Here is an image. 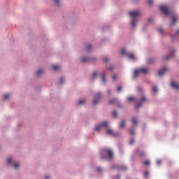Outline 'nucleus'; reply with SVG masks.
Segmentation results:
<instances>
[{
	"label": "nucleus",
	"mask_w": 179,
	"mask_h": 179,
	"mask_svg": "<svg viewBox=\"0 0 179 179\" xmlns=\"http://www.w3.org/2000/svg\"><path fill=\"white\" fill-rule=\"evenodd\" d=\"M129 16L131 17V27H136V23L138 22V16H140L141 11L138 10H133L129 12Z\"/></svg>",
	"instance_id": "f257e3e1"
},
{
	"label": "nucleus",
	"mask_w": 179,
	"mask_h": 179,
	"mask_svg": "<svg viewBox=\"0 0 179 179\" xmlns=\"http://www.w3.org/2000/svg\"><path fill=\"white\" fill-rule=\"evenodd\" d=\"M108 156V158L109 160H111L113 159V157L114 156V154L113 152V150H108V149H103L101 151V159H106V157Z\"/></svg>",
	"instance_id": "f03ea898"
},
{
	"label": "nucleus",
	"mask_w": 179,
	"mask_h": 179,
	"mask_svg": "<svg viewBox=\"0 0 179 179\" xmlns=\"http://www.w3.org/2000/svg\"><path fill=\"white\" fill-rule=\"evenodd\" d=\"M121 54L127 57V58L130 59V61H136L137 59L136 55H135L134 53L128 52V50H127V49L125 48L122 49Z\"/></svg>",
	"instance_id": "7ed1b4c3"
},
{
	"label": "nucleus",
	"mask_w": 179,
	"mask_h": 179,
	"mask_svg": "<svg viewBox=\"0 0 179 179\" xmlns=\"http://www.w3.org/2000/svg\"><path fill=\"white\" fill-rule=\"evenodd\" d=\"M103 99V94L101 92H96L94 94V98L92 99V105L98 106Z\"/></svg>",
	"instance_id": "20e7f679"
},
{
	"label": "nucleus",
	"mask_w": 179,
	"mask_h": 179,
	"mask_svg": "<svg viewBox=\"0 0 179 179\" xmlns=\"http://www.w3.org/2000/svg\"><path fill=\"white\" fill-rule=\"evenodd\" d=\"M107 125H110V122L108 121L102 122L95 125V127H94V131H95V132H100V131H101L103 128L106 129Z\"/></svg>",
	"instance_id": "39448f33"
},
{
	"label": "nucleus",
	"mask_w": 179,
	"mask_h": 179,
	"mask_svg": "<svg viewBox=\"0 0 179 179\" xmlns=\"http://www.w3.org/2000/svg\"><path fill=\"white\" fill-rule=\"evenodd\" d=\"M106 133L110 136H120V134L118 131H114L112 128L110 127V124H107L106 127Z\"/></svg>",
	"instance_id": "423d86ee"
},
{
	"label": "nucleus",
	"mask_w": 179,
	"mask_h": 179,
	"mask_svg": "<svg viewBox=\"0 0 179 179\" xmlns=\"http://www.w3.org/2000/svg\"><path fill=\"white\" fill-rule=\"evenodd\" d=\"M148 72H149V70L148 69V68H145V67H142L141 69H135L134 78H136L138 76L139 73H148Z\"/></svg>",
	"instance_id": "0eeeda50"
},
{
	"label": "nucleus",
	"mask_w": 179,
	"mask_h": 179,
	"mask_svg": "<svg viewBox=\"0 0 179 179\" xmlns=\"http://www.w3.org/2000/svg\"><path fill=\"white\" fill-rule=\"evenodd\" d=\"M44 72H45V69L44 67H40L35 72L36 78H37L38 79L40 78L41 76H43Z\"/></svg>",
	"instance_id": "6e6552de"
},
{
	"label": "nucleus",
	"mask_w": 179,
	"mask_h": 179,
	"mask_svg": "<svg viewBox=\"0 0 179 179\" xmlns=\"http://www.w3.org/2000/svg\"><path fill=\"white\" fill-rule=\"evenodd\" d=\"M16 162V159L13 157H8L6 159V162L7 166H9L10 167L12 166L13 164H15Z\"/></svg>",
	"instance_id": "1a4fd4ad"
},
{
	"label": "nucleus",
	"mask_w": 179,
	"mask_h": 179,
	"mask_svg": "<svg viewBox=\"0 0 179 179\" xmlns=\"http://www.w3.org/2000/svg\"><path fill=\"white\" fill-rule=\"evenodd\" d=\"M2 99L3 101H9L10 99H12V93L10 92H6L3 94Z\"/></svg>",
	"instance_id": "9d476101"
},
{
	"label": "nucleus",
	"mask_w": 179,
	"mask_h": 179,
	"mask_svg": "<svg viewBox=\"0 0 179 179\" xmlns=\"http://www.w3.org/2000/svg\"><path fill=\"white\" fill-rule=\"evenodd\" d=\"M80 62H81V64H87L90 62V57L87 56H80Z\"/></svg>",
	"instance_id": "9b49d317"
},
{
	"label": "nucleus",
	"mask_w": 179,
	"mask_h": 179,
	"mask_svg": "<svg viewBox=\"0 0 179 179\" xmlns=\"http://www.w3.org/2000/svg\"><path fill=\"white\" fill-rule=\"evenodd\" d=\"M94 49V47L92 45V43H86L85 45V50L87 51V52H92Z\"/></svg>",
	"instance_id": "f8f14e48"
},
{
	"label": "nucleus",
	"mask_w": 179,
	"mask_h": 179,
	"mask_svg": "<svg viewBox=\"0 0 179 179\" xmlns=\"http://www.w3.org/2000/svg\"><path fill=\"white\" fill-rule=\"evenodd\" d=\"M160 10L164 13V15H169L170 13V11L169 10V6L164 5L160 7Z\"/></svg>",
	"instance_id": "ddd939ff"
},
{
	"label": "nucleus",
	"mask_w": 179,
	"mask_h": 179,
	"mask_svg": "<svg viewBox=\"0 0 179 179\" xmlns=\"http://www.w3.org/2000/svg\"><path fill=\"white\" fill-rule=\"evenodd\" d=\"M106 75L107 73H106V71H103L100 73L101 79L103 85H106V83H107V78H106Z\"/></svg>",
	"instance_id": "4468645a"
},
{
	"label": "nucleus",
	"mask_w": 179,
	"mask_h": 179,
	"mask_svg": "<svg viewBox=\"0 0 179 179\" xmlns=\"http://www.w3.org/2000/svg\"><path fill=\"white\" fill-rule=\"evenodd\" d=\"M11 169L15 171H17V170L20 169V163L18 161H16L15 163L12 165Z\"/></svg>",
	"instance_id": "2eb2a0df"
},
{
	"label": "nucleus",
	"mask_w": 179,
	"mask_h": 179,
	"mask_svg": "<svg viewBox=\"0 0 179 179\" xmlns=\"http://www.w3.org/2000/svg\"><path fill=\"white\" fill-rule=\"evenodd\" d=\"M50 68L55 72L61 71V66H59V64H52Z\"/></svg>",
	"instance_id": "dca6fc26"
},
{
	"label": "nucleus",
	"mask_w": 179,
	"mask_h": 179,
	"mask_svg": "<svg viewBox=\"0 0 179 179\" xmlns=\"http://www.w3.org/2000/svg\"><path fill=\"white\" fill-rule=\"evenodd\" d=\"M171 86L172 89H176V90H179V83L177 82L172 81L171 83Z\"/></svg>",
	"instance_id": "f3484780"
},
{
	"label": "nucleus",
	"mask_w": 179,
	"mask_h": 179,
	"mask_svg": "<svg viewBox=\"0 0 179 179\" xmlns=\"http://www.w3.org/2000/svg\"><path fill=\"white\" fill-rule=\"evenodd\" d=\"M146 100V97L143 96L142 99L138 103V104L136 106V108H141L142 107V104H143V102Z\"/></svg>",
	"instance_id": "a211bd4d"
},
{
	"label": "nucleus",
	"mask_w": 179,
	"mask_h": 179,
	"mask_svg": "<svg viewBox=\"0 0 179 179\" xmlns=\"http://www.w3.org/2000/svg\"><path fill=\"white\" fill-rule=\"evenodd\" d=\"M167 69H168L166 67H164L162 69H161L158 73L159 76H163V75L167 72Z\"/></svg>",
	"instance_id": "6ab92c4d"
},
{
	"label": "nucleus",
	"mask_w": 179,
	"mask_h": 179,
	"mask_svg": "<svg viewBox=\"0 0 179 179\" xmlns=\"http://www.w3.org/2000/svg\"><path fill=\"white\" fill-rule=\"evenodd\" d=\"M86 104V99H80L78 101V106H85Z\"/></svg>",
	"instance_id": "aec40b11"
},
{
	"label": "nucleus",
	"mask_w": 179,
	"mask_h": 179,
	"mask_svg": "<svg viewBox=\"0 0 179 179\" xmlns=\"http://www.w3.org/2000/svg\"><path fill=\"white\" fill-rule=\"evenodd\" d=\"M178 21V17H177V15H173L171 26H174V24L177 23Z\"/></svg>",
	"instance_id": "412c9836"
},
{
	"label": "nucleus",
	"mask_w": 179,
	"mask_h": 179,
	"mask_svg": "<svg viewBox=\"0 0 179 179\" xmlns=\"http://www.w3.org/2000/svg\"><path fill=\"white\" fill-rule=\"evenodd\" d=\"M100 75V73H99V71H95L92 73V79H96L97 76H99Z\"/></svg>",
	"instance_id": "4be33fe9"
},
{
	"label": "nucleus",
	"mask_w": 179,
	"mask_h": 179,
	"mask_svg": "<svg viewBox=\"0 0 179 179\" xmlns=\"http://www.w3.org/2000/svg\"><path fill=\"white\" fill-rule=\"evenodd\" d=\"M90 62H91L92 64L97 62V57L96 56L90 57Z\"/></svg>",
	"instance_id": "5701e85b"
},
{
	"label": "nucleus",
	"mask_w": 179,
	"mask_h": 179,
	"mask_svg": "<svg viewBox=\"0 0 179 179\" xmlns=\"http://www.w3.org/2000/svg\"><path fill=\"white\" fill-rule=\"evenodd\" d=\"M56 6H61L62 5V0H52Z\"/></svg>",
	"instance_id": "b1692460"
},
{
	"label": "nucleus",
	"mask_w": 179,
	"mask_h": 179,
	"mask_svg": "<svg viewBox=\"0 0 179 179\" xmlns=\"http://www.w3.org/2000/svg\"><path fill=\"white\" fill-rule=\"evenodd\" d=\"M125 124H127V121L122 120V122H120L119 128L120 129H122V128L125 127Z\"/></svg>",
	"instance_id": "393cba45"
},
{
	"label": "nucleus",
	"mask_w": 179,
	"mask_h": 179,
	"mask_svg": "<svg viewBox=\"0 0 179 179\" xmlns=\"http://www.w3.org/2000/svg\"><path fill=\"white\" fill-rule=\"evenodd\" d=\"M65 83V77H60L59 80V85H64Z\"/></svg>",
	"instance_id": "a878e982"
},
{
	"label": "nucleus",
	"mask_w": 179,
	"mask_h": 179,
	"mask_svg": "<svg viewBox=\"0 0 179 179\" xmlns=\"http://www.w3.org/2000/svg\"><path fill=\"white\" fill-rule=\"evenodd\" d=\"M102 61H103L106 63L110 62V57H108V56H103L102 57Z\"/></svg>",
	"instance_id": "bb28decb"
},
{
	"label": "nucleus",
	"mask_w": 179,
	"mask_h": 179,
	"mask_svg": "<svg viewBox=\"0 0 179 179\" xmlns=\"http://www.w3.org/2000/svg\"><path fill=\"white\" fill-rule=\"evenodd\" d=\"M118 101V99H112L108 101V104H114Z\"/></svg>",
	"instance_id": "cd10ccee"
},
{
	"label": "nucleus",
	"mask_w": 179,
	"mask_h": 179,
	"mask_svg": "<svg viewBox=\"0 0 179 179\" xmlns=\"http://www.w3.org/2000/svg\"><path fill=\"white\" fill-rule=\"evenodd\" d=\"M155 61L156 59L155 58H149L147 60V64H153Z\"/></svg>",
	"instance_id": "c85d7f7f"
},
{
	"label": "nucleus",
	"mask_w": 179,
	"mask_h": 179,
	"mask_svg": "<svg viewBox=\"0 0 179 179\" xmlns=\"http://www.w3.org/2000/svg\"><path fill=\"white\" fill-rule=\"evenodd\" d=\"M158 33L159 34H160L161 36H163L164 34V29L163 28H159L158 29Z\"/></svg>",
	"instance_id": "c756f323"
},
{
	"label": "nucleus",
	"mask_w": 179,
	"mask_h": 179,
	"mask_svg": "<svg viewBox=\"0 0 179 179\" xmlns=\"http://www.w3.org/2000/svg\"><path fill=\"white\" fill-rule=\"evenodd\" d=\"M131 122H132L133 125H136L138 124V119L133 117L131 119Z\"/></svg>",
	"instance_id": "7c9ffc66"
},
{
	"label": "nucleus",
	"mask_w": 179,
	"mask_h": 179,
	"mask_svg": "<svg viewBox=\"0 0 179 179\" xmlns=\"http://www.w3.org/2000/svg\"><path fill=\"white\" fill-rule=\"evenodd\" d=\"M171 57V55H166L165 56H164L162 57V59H164V61H168V59H170V57Z\"/></svg>",
	"instance_id": "2f4dec72"
},
{
	"label": "nucleus",
	"mask_w": 179,
	"mask_h": 179,
	"mask_svg": "<svg viewBox=\"0 0 179 179\" xmlns=\"http://www.w3.org/2000/svg\"><path fill=\"white\" fill-rule=\"evenodd\" d=\"M152 92H154V93H157V92H159V88H157L156 85H154L152 87Z\"/></svg>",
	"instance_id": "473e14b6"
},
{
	"label": "nucleus",
	"mask_w": 179,
	"mask_h": 179,
	"mask_svg": "<svg viewBox=\"0 0 179 179\" xmlns=\"http://www.w3.org/2000/svg\"><path fill=\"white\" fill-rule=\"evenodd\" d=\"M43 179H51V175L50 174L45 175Z\"/></svg>",
	"instance_id": "72a5a7b5"
},
{
	"label": "nucleus",
	"mask_w": 179,
	"mask_h": 179,
	"mask_svg": "<svg viewBox=\"0 0 179 179\" xmlns=\"http://www.w3.org/2000/svg\"><path fill=\"white\" fill-rule=\"evenodd\" d=\"M134 100H135V96H130V97H129L128 98V101H134Z\"/></svg>",
	"instance_id": "f704fd0d"
},
{
	"label": "nucleus",
	"mask_w": 179,
	"mask_h": 179,
	"mask_svg": "<svg viewBox=\"0 0 179 179\" xmlns=\"http://www.w3.org/2000/svg\"><path fill=\"white\" fill-rule=\"evenodd\" d=\"M122 91V86H119L117 89V92L120 93V92Z\"/></svg>",
	"instance_id": "c9c22d12"
},
{
	"label": "nucleus",
	"mask_w": 179,
	"mask_h": 179,
	"mask_svg": "<svg viewBox=\"0 0 179 179\" xmlns=\"http://www.w3.org/2000/svg\"><path fill=\"white\" fill-rule=\"evenodd\" d=\"M113 117H118V113H117V111H113Z\"/></svg>",
	"instance_id": "e433bc0d"
},
{
	"label": "nucleus",
	"mask_w": 179,
	"mask_h": 179,
	"mask_svg": "<svg viewBox=\"0 0 179 179\" xmlns=\"http://www.w3.org/2000/svg\"><path fill=\"white\" fill-rule=\"evenodd\" d=\"M130 145H134V143H135V139L131 138L129 141Z\"/></svg>",
	"instance_id": "4c0bfd02"
},
{
	"label": "nucleus",
	"mask_w": 179,
	"mask_h": 179,
	"mask_svg": "<svg viewBox=\"0 0 179 179\" xmlns=\"http://www.w3.org/2000/svg\"><path fill=\"white\" fill-rule=\"evenodd\" d=\"M147 2L149 5H152L153 4V0H147Z\"/></svg>",
	"instance_id": "58836bf2"
},
{
	"label": "nucleus",
	"mask_w": 179,
	"mask_h": 179,
	"mask_svg": "<svg viewBox=\"0 0 179 179\" xmlns=\"http://www.w3.org/2000/svg\"><path fill=\"white\" fill-rule=\"evenodd\" d=\"M112 78H113V80H117L118 77L117 76V75H113Z\"/></svg>",
	"instance_id": "ea45409f"
},
{
	"label": "nucleus",
	"mask_w": 179,
	"mask_h": 179,
	"mask_svg": "<svg viewBox=\"0 0 179 179\" xmlns=\"http://www.w3.org/2000/svg\"><path fill=\"white\" fill-rule=\"evenodd\" d=\"M144 164H145V166H149V164H150V162H149V161H145V162H144Z\"/></svg>",
	"instance_id": "a19ab883"
},
{
	"label": "nucleus",
	"mask_w": 179,
	"mask_h": 179,
	"mask_svg": "<svg viewBox=\"0 0 179 179\" xmlns=\"http://www.w3.org/2000/svg\"><path fill=\"white\" fill-rule=\"evenodd\" d=\"M120 170H124V171L127 170V166L120 167Z\"/></svg>",
	"instance_id": "79ce46f5"
},
{
	"label": "nucleus",
	"mask_w": 179,
	"mask_h": 179,
	"mask_svg": "<svg viewBox=\"0 0 179 179\" xmlns=\"http://www.w3.org/2000/svg\"><path fill=\"white\" fill-rule=\"evenodd\" d=\"M148 23H152L153 22V19L152 18H148Z\"/></svg>",
	"instance_id": "37998d69"
},
{
	"label": "nucleus",
	"mask_w": 179,
	"mask_h": 179,
	"mask_svg": "<svg viewBox=\"0 0 179 179\" xmlns=\"http://www.w3.org/2000/svg\"><path fill=\"white\" fill-rule=\"evenodd\" d=\"M107 94H108V96H110L111 95V90H108Z\"/></svg>",
	"instance_id": "c03bdc74"
},
{
	"label": "nucleus",
	"mask_w": 179,
	"mask_h": 179,
	"mask_svg": "<svg viewBox=\"0 0 179 179\" xmlns=\"http://www.w3.org/2000/svg\"><path fill=\"white\" fill-rule=\"evenodd\" d=\"M130 134H131V135H135V131L134 129L130 130Z\"/></svg>",
	"instance_id": "a18cd8bd"
},
{
	"label": "nucleus",
	"mask_w": 179,
	"mask_h": 179,
	"mask_svg": "<svg viewBox=\"0 0 179 179\" xmlns=\"http://www.w3.org/2000/svg\"><path fill=\"white\" fill-rule=\"evenodd\" d=\"M148 176H149V172L145 171V172L144 173V177H148Z\"/></svg>",
	"instance_id": "49530a36"
},
{
	"label": "nucleus",
	"mask_w": 179,
	"mask_h": 179,
	"mask_svg": "<svg viewBox=\"0 0 179 179\" xmlns=\"http://www.w3.org/2000/svg\"><path fill=\"white\" fill-rule=\"evenodd\" d=\"M114 66H110L109 67V71H113V69H114Z\"/></svg>",
	"instance_id": "de8ad7c7"
},
{
	"label": "nucleus",
	"mask_w": 179,
	"mask_h": 179,
	"mask_svg": "<svg viewBox=\"0 0 179 179\" xmlns=\"http://www.w3.org/2000/svg\"><path fill=\"white\" fill-rule=\"evenodd\" d=\"M162 164V161H160V160H157V164L158 165V166H159V164Z\"/></svg>",
	"instance_id": "09e8293b"
},
{
	"label": "nucleus",
	"mask_w": 179,
	"mask_h": 179,
	"mask_svg": "<svg viewBox=\"0 0 179 179\" xmlns=\"http://www.w3.org/2000/svg\"><path fill=\"white\" fill-rule=\"evenodd\" d=\"M98 173H100L101 171V168H97Z\"/></svg>",
	"instance_id": "8fccbe9b"
},
{
	"label": "nucleus",
	"mask_w": 179,
	"mask_h": 179,
	"mask_svg": "<svg viewBox=\"0 0 179 179\" xmlns=\"http://www.w3.org/2000/svg\"><path fill=\"white\" fill-rule=\"evenodd\" d=\"M172 52H173V54H174V52H176V50H173Z\"/></svg>",
	"instance_id": "3c124183"
},
{
	"label": "nucleus",
	"mask_w": 179,
	"mask_h": 179,
	"mask_svg": "<svg viewBox=\"0 0 179 179\" xmlns=\"http://www.w3.org/2000/svg\"><path fill=\"white\" fill-rule=\"evenodd\" d=\"M145 154L144 153H143V154H141V156H143Z\"/></svg>",
	"instance_id": "603ef678"
},
{
	"label": "nucleus",
	"mask_w": 179,
	"mask_h": 179,
	"mask_svg": "<svg viewBox=\"0 0 179 179\" xmlns=\"http://www.w3.org/2000/svg\"><path fill=\"white\" fill-rule=\"evenodd\" d=\"M117 179H119L120 178V176H117Z\"/></svg>",
	"instance_id": "864d4df0"
}]
</instances>
